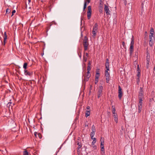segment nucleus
I'll list each match as a JSON object with an SVG mask.
<instances>
[{
  "label": "nucleus",
  "instance_id": "1",
  "mask_svg": "<svg viewBox=\"0 0 155 155\" xmlns=\"http://www.w3.org/2000/svg\"><path fill=\"white\" fill-rule=\"evenodd\" d=\"M131 40L130 45L129 48V54L130 56L132 55L134 51V36H132V38L131 39Z\"/></svg>",
  "mask_w": 155,
  "mask_h": 155
},
{
  "label": "nucleus",
  "instance_id": "2",
  "mask_svg": "<svg viewBox=\"0 0 155 155\" xmlns=\"http://www.w3.org/2000/svg\"><path fill=\"white\" fill-rule=\"evenodd\" d=\"M88 39L86 36H85L83 41V45L84 47V51H86L88 49L89 43L88 42Z\"/></svg>",
  "mask_w": 155,
  "mask_h": 155
},
{
  "label": "nucleus",
  "instance_id": "3",
  "mask_svg": "<svg viewBox=\"0 0 155 155\" xmlns=\"http://www.w3.org/2000/svg\"><path fill=\"white\" fill-rule=\"evenodd\" d=\"M103 87L102 85H100L98 89L97 92V97L99 98L102 95V92Z\"/></svg>",
  "mask_w": 155,
  "mask_h": 155
},
{
  "label": "nucleus",
  "instance_id": "4",
  "mask_svg": "<svg viewBox=\"0 0 155 155\" xmlns=\"http://www.w3.org/2000/svg\"><path fill=\"white\" fill-rule=\"evenodd\" d=\"M144 98L143 93H139L138 98L139 100V107L142 106V99Z\"/></svg>",
  "mask_w": 155,
  "mask_h": 155
},
{
  "label": "nucleus",
  "instance_id": "5",
  "mask_svg": "<svg viewBox=\"0 0 155 155\" xmlns=\"http://www.w3.org/2000/svg\"><path fill=\"white\" fill-rule=\"evenodd\" d=\"M91 74H90V71H87L86 73V75L84 76V79L83 80V82H86V81H88L89 79Z\"/></svg>",
  "mask_w": 155,
  "mask_h": 155
},
{
  "label": "nucleus",
  "instance_id": "6",
  "mask_svg": "<svg viewBox=\"0 0 155 155\" xmlns=\"http://www.w3.org/2000/svg\"><path fill=\"white\" fill-rule=\"evenodd\" d=\"M92 9L91 6L88 7V11L87 12V17L88 19H90L91 15Z\"/></svg>",
  "mask_w": 155,
  "mask_h": 155
},
{
  "label": "nucleus",
  "instance_id": "7",
  "mask_svg": "<svg viewBox=\"0 0 155 155\" xmlns=\"http://www.w3.org/2000/svg\"><path fill=\"white\" fill-rule=\"evenodd\" d=\"M105 76L106 77V82L107 83H109L110 80V75L108 71H105Z\"/></svg>",
  "mask_w": 155,
  "mask_h": 155
},
{
  "label": "nucleus",
  "instance_id": "8",
  "mask_svg": "<svg viewBox=\"0 0 155 155\" xmlns=\"http://www.w3.org/2000/svg\"><path fill=\"white\" fill-rule=\"evenodd\" d=\"M118 97L120 99H121L123 93L122 91V89L120 85L118 86Z\"/></svg>",
  "mask_w": 155,
  "mask_h": 155
},
{
  "label": "nucleus",
  "instance_id": "9",
  "mask_svg": "<svg viewBox=\"0 0 155 155\" xmlns=\"http://www.w3.org/2000/svg\"><path fill=\"white\" fill-rule=\"evenodd\" d=\"M104 10L106 12V13L107 15H108L110 14V11L109 10L108 7L106 5H104Z\"/></svg>",
  "mask_w": 155,
  "mask_h": 155
},
{
  "label": "nucleus",
  "instance_id": "10",
  "mask_svg": "<svg viewBox=\"0 0 155 155\" xmlns=\"http://www.w3.org/2000/svg\"><path fill=\"white\" fill-rule=\"evenodd\" d=\"M93 139V140L92 143L91 145L93 148L94 150H95L97 149V147L95 145H94V143H95L96 142V138H94Z\"/></svg>",
  "mask_w": 155,
  "mask_h": 155
},
{
  "label": "nucleus",
  "instance_id": "11",
  "mask_svg": "<svg viewBox=\"0 0 155 155\" xmlns=\"http://www.w3.org/2000/svg\"><path fill=\"white\" fill-rule=\"evenodd\" d=\"M28 4H26L25 8H27V7H28L29 8H31V6L32 5V2H31V0H28Z\"/></svg>",
  "mask_w": 155,
  "mask_h": 155
},
{
  "label": "nucleus",
  "instance_id": "12",
  "mask_svg": "<svg viewBox=\"0 0 155 155\" xmlns=\"http://www.w3.org/2000/svg\"><path fill=\"white\" fill-rule=\"evenodd\" d=\"M24 74L25 75L29 76H31L32 74V72H29L26 70H24Z\"/></svg>",
  "mask_w": 155,
  "mask_h": 155
},
{
  "label": "nucleus",
  "instance_id": "13",
  "mask_svg": "<svg viewBox=\"0 0 155 155\" xmlns=\"http://www.w3.org/2000/svg\"><path fill=\"white\" fill-rule=\"evenodd\" d=\"M7 34L6 32H4V36H3V38H4V41H3V45L5 46V44L6 43V40L7 39Z\"/></svg>",
  "mask_w": 155,
  "mask_h": 155
},
{
  "label": "nucleus",
  "instance_id": "14",
  "mask_svg": "<svg viewBox=\"0 0 155 155\" xmlns=\"http://www.w3.org/2000/svg\"><path fill=\"white\" fill-rule=\"evenodd\" d=\"M15 105V103L13 102H12L11 100H10V101L7 104V107H13Z\"/></svg>",
  "mask_w": 155,
  "mask_h": 155
},
{
  "label": "nucleus",
  "instance_id": "15",
  "mask_svg": "<svg viewBox=\"0 0 155 155\" xmlns=\"http://www.w3.org/2000/svg\"><path fill=\"white\" fill-rule=\"evenodd\" d=\"M77 145H78V147L77 149V151L78 152V154H79L78 153H80V149L81 147L82 146L80 143L79 142H78L77 143Z\"/></svg>",
  "mask_w": 155,
  "mask_h": 155
},
{
  "label": "nucleus",
  "instance_id": "16",
  "mask_svg": "<svg viewBox=\"0 0 155 155\" xmlns=\"http://www.w3.org/2000/svg\"><path fill=\"white\" fill-rule=\"evenodd\" d=\"M137 76L138 77V78L137 79V82L138 84L139 82L140 81V72H137Z\"/></svg>",
  "mask_w": 155,
  "mask_h": 155
},
{
  "label": "nucleus",
  "instance_id": "17",
  "mask_svg": "<svg viewBox=\"0 0 155 155\" xmlns=\"http://www.w3.org/2000/svg\"><path fill=\"white\" fill-rule=\"evenodd\" d=\"M98 25L97 23L95 24L93 28V30L97 31Z\"/></svg>",
  "mask_w": 155,
  "mask_h": 155
},
{
  "label": "nucleus",
  "instance_id": "18",
  "mask_svg": "<svg viewBox=\"0 0 155 155\" xmlns=\"http://www.w3.org/2000/svg\"><path fill=\"white\" fill-rule=\"evenodd\" d=\"M113 116L114 117V121L116 123H117L118 120L117 114H113Z\"/></svg>",
  "mask_w": 155,
  "mask_h": 155
},
{
  "label": "nucleus",
  "instance_id": "19",
  "mask_svg": "<svg viewBox=\"0 0 155 155\" xmlns=\"http://www.w3.org/2000/svg\"><path fill=\"white\" fill-rule=\"evenodd\" d=\"M101 146H103L104 144V138L101 137Z\"/></svg>",
  "mask_w": 155,
  "mask_h": 155
},
{
  "label": "nucleus",
  "instance_id": "20",
  "mask_svg": "<svg viewBox=\"0 0 155 155\" xmlns=\"http://www.w3.org/2000/svg\"><path fill=\"white\" fill-rule=\"evenodd\" d=\"M85 117H87L90 115V111L89 110H86L85 113Z\"/></svg>",
  "mask_w": 155,
  "mask_h": 155
},
{
  "label": "nucleus",
  "instance_id": "21",
  "mask_svg": "<svg viewBox=\"0 0 155 155\" xmlns=\"http://www.w3.org/2000/svg\"><path fill=\"white\" fill-rule=\"evenodd\" d=\"M95 131H92L91 133L90 136L91 138L92 139L94 138L93 137L95 134Z\"/></svg>",
  "mask_w": 155,
  "mask_h": 155
},
{
  "label": "nucleus",
  "instance_id": "22",
  "mask_svg": "<svg viewBox=\"0 0 155 155\" xmlns=\"http://www.w3.org/2000/svg\"><path fill=\"white\" fill-rule=\"evenodd\" d=\"M97 31H94V30L92 31V34H93V35L94 37H96V36L97 33Z\"/></svg>",
  "mask_w": 155,
  "mask_h": 155
},
{
  "label": "nucleus",
  "instance_id": "23",
  "mask_svg": "<svg viewBox=\"0 0 155 155\" xmlns=\"http://www.w3.org/2000/svg\"><path fill=\"white\" fill-rule=\"evenodd\" d=\"M153 39H150L149 41V45L151 47L153 44V41H152Z\"/></svg>",
  "mask_w": 155,
  "mask_h": 155
},
{
  "label": "nucleus",
  "instance_id": "24",
  "mask_svg": "<svg viewBox=\"0 0 155 155\" xmlns=\"http://www.w3.org/2000/svg\"><path fill=\"white\" fill-rule=\"evenodd\" d=\"M95 79L94 81V83L95 84H97V82L98 81V78H98V77L97 76H95Z\"/></svg>",
  "mask_w": 155,
  "mask_h": 155
},
{
  "label": "nucleus",
  "instance_id": "25",
  "mask_svg": "<svg viewBox=\"0 0 155 155\" xmlns=\"http://www.w3.org/2000/svg\"><path fill=\"white\" fill-rule=\"evenodd\" d=\"M149 35V39H152V38L153 37V36L154 35V33H150Z\"/></svg>",
  "mask_w": 155,
  "mask_h": 155
},
{
  "label": "nucleus",
  "instance_id": "26",
  "mask_svg": "<svg viewBox=\"0 0 155 155\" xmlns=\"http://www.w3.org/2000/svg\"><path fill=\"white\" fill-rule=\"evenodd\" d=\"M23 155H31V154H29L27 150H25L23 151Z\"/></svg>",
  "mask_w": 155,
  "mask_h": 155
},
{
  "label": "nucleus",
  "instance_id": "27",
  "mask_svg": "<svg viewBox=\"0 0 155 155\" xmlns=\"http://www.w3.org/2000/svg\"><path fill=\"white\" fill-rule=\"evenodd\" d=\"M27 65L28 64L27 63H25L24 64L23 68L25 69V70H26L27 68Z\"/></svg>",
  "mask_w": 155,
  "mask_h": 155
},
{
  "label": "nucleus",
  "instance_id": "28",
  "mask_svg": "<svg viewBox=\"0 0 155 155\" xmlns=\"http://www.w3.org/2000/svg\"><path fill=\"white\" fill-rule=\"evenodd\" d=\"M116 110L115 107L112 109V113L113 114H117V113L115 112Z\"/></svg>",
  "mask_w": 155,
  "mask_h": 155
},
{
  "label": "nucleus",
  "instance_id": "29",
  "mask_svg": "<svg viewBox=\"0 0 155 155\" xmlns=\"http://www.w3.org/2000/svg\"><path fill=\"white\" fill-rule=\"evenodd\" d=\"M87 57H85L84 55L83 56V61H84L85 62H86L87 60Z\"/></svg>",
  "mask_w": 155,
  "mask_h": 155
},
{
  "label": "nucleus",
  "instance_id": "30",
  "mask_svg": "<svg viewBox=\"0 0 155 155\" xmlns=\"http://www.w3.org/2000/svg\"><path fill=\"white\" fill-rule=\"evenodd\" d=\"M11 12V10L8 9L7 8L6 10V14H8Z\"/></svg>",
  "mask_w": 155,
  "mask_h": 155
},
{
  "label": "nucleus",
  "instance_id": "31",
  "mask_svg": "<svg viewBox=\"0 0 155 155\" xmlns=\"http://www.w3.org/2000/svg\"><path fill=\"white\" fill-rule=\"evenodd\" d=\"M92 131L95 132V127L94 125H93L92 127Z\"/></svg>",
  "mask_w": 155,
  "mask_h": 155
},
{
  "label": "nucleus",
  "instance_id": "32",
  "mask_svg": "<svg viewBox=\"0 0 155 155\" xmlns=\"http://www.w3.org/2000/svg\"><path fill=\"white\" fill-rule=\"evenodd\" d=\"M143 88L142 87H140V92L139 93H143Z\"/></svg>",
  "mask_w": 155,
  "mask_h": 155
},
{
  "label": "nucleus",
  "instance_id": "33",
  "mask_svg": "<svg viewBox=\"0 0 155 155\" xmlns=\"http://www.w3.org/2000/svg\"><path fill=\"white\" fill-rule=\"evenodd\" d=\"M106 68H108L109 67V63H106L105 64Z\"/></svg>",
  "mask_w": 155,
  "mask_h": 155
},
{
  "label": "nucleus",
  "instance_id": "34",
  "mask_svg": "<svg viewBox=\"0 0 155 155\" xmlns=\"http://www.w3.org/2000/svg\"><path fill=\"white\" fill-rule=\"evenodd\" d=\"M137 72H141L140 70V69L139 66L138 64L137 66Z\"/></svg>",
  "mask_w": 155,
  "mask_h": 155
},
{
  "label": "nucleus",
  "instance_id": "35",
  "mask_svg": "<svg viewBox=\"0 0 155 155\" xmlns=\"http://www.w3.org/2000/svg\"><path fill=\"white\" fill-rule=\"evenodd\" d=\"M95 76L98 77L99 78L100 77V73L99 72H96Z\"/></svg>",
  "mask_w": 155,
  "mask_h": 155
},
{
  "label": "nucleus",
  "instance_id": "36",
  "mask_svg": "<svg viewBox=\"0 0 155 155\" xmlns=\"http://www.w3.org/2000/svg\"><path fill=\"white\" fill-rule=\"evenodd\" d=\"M101 150L102 151H104V146H101Z\"/></svg>",
  "mask_w": 155,
  "mask_h": 155
},
{
  "label": "nucleus",
  "instance_id": "37",
  "mask_svg": "<svg viewBox=\"0 0 155 155\" xmlns=\"http://www.w3.org/2000/svg\"><path fill=\"white\" fill-rule=\"evenodd\" d=\"M16 11L15 10H14L12 11V15L11 16V17H12L14 14L15 13Z\"/></svg>",
  "mask_w": 155,
  "mask_h": 155
},
{
  "label": "nucleus",
  "instance_id": "38",
  "mask_svg": "<svg viewBox=\"0 0 155 155\" xmlns=\"http://www.w3.org/2000/svg\"><path fill=\"white\" fill-rule=\"evenodd\" d=\"M91 70V68L90 66H88L87 67V71H90Z\"/></svg>",
  "mask_w": 155,
  "mask_h": 155
},
{
  "label": "nucleus",
  "instance_id": "39",
  "mask_svg": "<svg viewBox=\"0 0 155 155\" xmlns=\"http://www.w3.org/2000/svg\"><path fill=\"white\" fill-rule=\"evenodd\" d=\"M122 45H123V47L124 48H126V46L125 45V42L124 41H123L122 42Z\"/></svg>",
  "mask_w": 155,
  "mask_h": 155
},
{
  "label": "nucleus",
  "instance_id": "40",
  "mask_svg": "<svg viewBox=\"0 0 155 155\" xmlns=\"http://www.w3.org/2000/svg\"><path fill=\"white\" fill-rule=\"evenodd\" d=\"M38 136L39 138L41 139L42 138V135L40 133H38Z\"/></svg>",
  "mask_w": 155,
  "mask_h": 155
},
{
  "label": "nucleus",
  "instance_id": "41",
  "mask_svg": "<svg viewBox=\"0 0 155 155\" xmlns=\"http://www.w3.org/2000/svg\"><path fill=\"white\" fill-rule=\"evenodd\" d=\"M150 33H154V29H153V28H150Z\"/></svg>",
  "mask_w": 155,
  "mask_h": 155
},
{
  "label": "nucleus",
  "instance_id": "42",
  "mask_svg": "<svg viewBox=\"0 0 155 155\" xmlns=\"http://www.w3.org/2000/svg\"><path fill=\"white\" fill-rule=\"evenodd\" d=\"M87 2H84V8H86L87 7Z\"/></svg>",
  "mask_w": 155,
  "mask_h": 155
},
{
  "label": "nucleus",
  "instance_id": "43",
  "mask_svg": "<svg viewBox=\"0 0 155 155\" xmlns=\"http://www.w3.org/2000/svg\"><path fill=\"white\" fill-rule=\"evenodd\" d=\"M78 55L80 58L81 57V51H80L79 53H78Z\"/></svg>",
  "mask_w": 155,
  "mask_h": 155
},
{
  "label": "nucleus",
  "instance_id": "44",
  "mask_svg": "<svg viewBox=\"0 0 155 155\" xmlns=\"http://www.w3.org/2000/svg\"><path fill=\"white\" fill-rule=\"evenodd\" d=\"M62 144L61 145V146H60V147L58 148V150L57 151L56 155L57 153H58V152H59V150L61 149V147H62Z\"/></svg>",
  "mask_w": 155,
  "mask_h": 155
},
{
  "label": "nucleus",
  "instance_id": "45",
  "mask_svg": "<svg viewBox=\"0 0 155 155\" xmlns=\"http://www.w3.org/2000/svg\"><path fill=\"white\" fill-rule=\"evenodd\" d=\"M142 107H139V108H138V110H139L138 112L139 113H140V112H141V110H142Z\"/></svg>",
  "mask_w": 155,
  "mask_h": 155
},
{
  "label": "nucleus",
  "instance_id": "46",
  "mask_svg": "<svg viewBox=\"0 0 155 155\" xmlns=\"http://www.w3.org/2000/svg\"><path fill=\"white\" fill-rule=\"evenodd\" d=\"M34 135L36 137H37V135H38V134H37V133L36 132H34Z\"/></svg>",
  "mask_w": 155,
  "mask_h": 155
},
{
  "label": "nucleus",
  "instance_id": "47",
  "mask_svg": "<svg viewBox=\"0 0 155 155\" xmlns=\"http://www.w3.org/2000/svg\"><path fill=\"white\" fill-rule=\"evenodd\" d=\"M147 60V66H146V67H147V68H148V65H149V61H148V59Z\"/></svg>",
  "mask_w": 155,
  "mask_h": 155
},
{
  "label": "nucleus",
  "instance_id": "48",
  "mask_svg": "<svg viewBox=\"0 0 155 155\" xmlns=\"http://www.w3.org/2000/svg\"><path fill=\"white\" fill-rule=\"evenodd\" d=\"M109 63V60L108 58H107L106 60V63Z\"/></svg>",
  "mask_w": 155,
  "mask_h": 155
},
{
  "label": "nucleus",
  "instance_id": "49",
  "mask_svg": "<svg viewBox=\"0 0 155 155\" xmlns=\"http://www.w3.org/2000/svg\"><path fill=\"white\" fill-rule=\"evenodd\" d=\"M87 110H89V111H90V107H86Z\"/></svg>",
  "mask_w": 155,
  "mask_h": 155
},
{
  "label": "nucleus",
  "instance_id": "50",
  "mask_svg": "<svg viewBox=\"0 0 155 155\" xmlns=\"http://www.w3.org/2000/svg\"><path fill=\"white\" fill-rule=\"evenodd\" d=\"M91 65V63H90V61H89V63H88V66H90Z\"/></svg>",
  "mask_w": 155,
  "mask_h": 155
},
{
  "label": "nucleus",
  "instance_id": "51",
  "mask_svg": "<svg viewBox=\"0 0 155 155\" xmlns=\"http://www.w3.org/2000/svg\"><path fill=\"white\" fill-rule=\"evenodd\" d=\"M100 69H97L96 70V72H99Z\"/></svg>",
  "mask_w": 155,
  "mask_h": 155
},
{
  "label": "nucleus",
  "instance_id": "52",
  "mask_svg": "<svg viewBox=\"0 0 155 155\" xmlns=\"http://www.w3.org/2000/svg\"><path fill=\"white\" fill-rule=\"evenodd\" d=\"M106 70H105V71H108L109 70V67L108 68H106Z\"/></svg>",
  "mask_w": 155,
  "mask_h": 155
},
{
  "label": "nucleus",
  "instance_id": "53",
  "mask_svg": "<svg viewBox=\"0 0 155 155\" xmlns=\"http://www.w3.org/2000/svg\"><path fill=\"white\" fill-rule=\"evenodd\" d=\"M85 54L86 56V57H87L88 55V53H86Z\"/></svg>",
  "mask_w": 155,
  "mask_h": 155
},
{
  "label": "nucleus",
  "instance_id": "54",
  "mask_svg": "<svg viewBox=\"0 0 155 155\" xmlns=\"http://www.w3.org/2000/svg\"><path fill=\"white\" fill-rule=\"evenodd\" d=\"M85 2H86L87 3L88 2V3H89L90 2V0H87L86 1H85Z\"/></svg>",
  "mask_w": 155,
  "mask_h": 155
},
{
  "label": "nucleus",
  "instance_id": "55",
  "mask_svg": "<svg viewBox=\"0 0 155 155\" xmlns=\"http://www.w3.org/2000/svg\"><path fill=\"white\" fill-rule=\"evenodd\" d=\"M134 55H135V57H137V53H135Z\"/></svg>",
  "mask_w": 155,
  "mask_h": 155
},
{
  "label": "nucleus",
  "instance_id": "56",
  "mask_svg": "<svg viewBox=\"0 0 155 155\" xmlns=\"http://www.w3.org/2000/svg\"><path fill=\"white\" fill-rule=\"evenodd\" d=\"M88 126V125L87 124H85V127H87Z\"/></svg>",
  "mask_w": 155,
  "mask_h": 155
},
{
  "label": "nucleus",
  "instance_id": "57",
  "mask_svg": "<svg viewBox=\"0 0 155 155\" xmlns=\"http://www.w3.org/2000/svg\"><path fill=\"white\" fill-rule=\"evenodd\" d=\"M153 70H154V71H155L154 75H155V67H154Z\"/></svg>",
  "mask_w": 155,
  "mask_h": 155
},
{
  "label": "nucleus",
  "instance_id": "58",
  "mask_svg": "<svg viewBox=\"0 0 155 155\" xmlns=\"http://www.w3.org/2000/svg\"><path fill=\"white\" fill-rule=\"evenodd\" d=\"M86 8H84L83 7V11H84V10H85V9Z\"/></svg>",
  "mask_w": 155,
  "mask_h": 155
},
{
  "label": "nucleus",
  "instance_id": "59",
  "mask_svg": "<svg viewBox=\"0 0 155 155\" xmlns=\"http://www.w3.org/2000/svg\"><path fill=\"white\" fill-rule=\"evenodd\" d=\"M145 34H147V31H145Z\"/></svg>",
  "mask_w": 155,
  "mask_h": 155
},
{
  "label": "nucleus",
  "instance_id": "60",
  "mask_svg": "<svg viewBox=\"0 0 155 155\" xmlns=\"http://www.w3.org/2000/svg\"><path fill=\"white\" fill-rule=\"evenodd\" d=\"M82 18H81V22H82Z\"/></svg>",
  "mask_w": 155,
  "mask_h": 155
},
{
  "label": "nucleus",
  "instance_id": "61",
  "mask_svg": "<svg viewBox=\"0 0 155 155\" xmlns=\"http://www.w3.org/2000/svg\"><path fill=\"white\" fill-rule=\"evenodd\" d=\"M12 107H11V109H12Z\"/></svg>",
  "mask_w": 155,
  "mask_h": 155
},
{
  "label": "nucleus",
  "instance_id": "62",
  "mask_svg": "<svg viewBox=\"0 0 155 155\" xmlns=\"http://www.w3.org/2000/svg\"><path fill=\"white\" fill-rule=\"evenodd\" d=\"M112 107H114V106H113V105H112Z\"/></svg>",
  "mask_w": 155,
  "mask_h": 155
},
{
  "label": "nucleus",
  "instance_id": "63",
  "mask_svg": "<svg viewBox=\"0 0 155 155\" xmlns=\"http://www.w3.org/2000/svg\"><path fill=\"white\" fill-rule=\"evenodd\" d=\"M100 1L101 2V0H100Z\"/></svg>",
  "mask_w": 155,
  "mask_h": 155
},
{
  "label": "nucleus",
  "instance_id": "64",
  "mask_svg": "<svg viewBox=\"0 0 155 155\" xmlns=\"http://www.w3.org/2000/svg\"><path fill=\"white\" fill-rule=\"evenodd\" d=\"M153 98H152V100H153Z\"/></svg>",
  "mask_w": 155,
  "mask_h": 155
}]
</instances>
